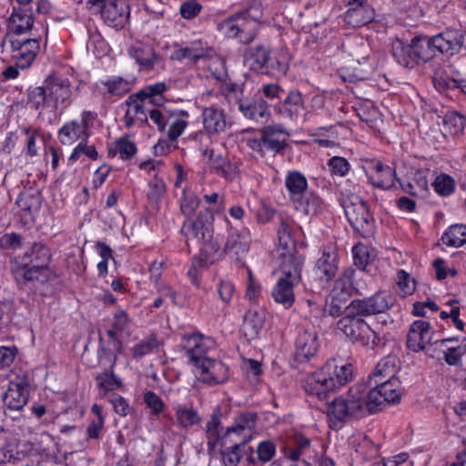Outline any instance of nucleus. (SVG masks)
<instances>
[{
  "mask_svg": "<svg viewBox=\"0 0 466 466\" xmlns=\"http://www.w3.org/2000/svg\"><path fill=\"white\" fill-rule=\"evenodd\" d=\"M176 419L178 425L183 429L192 428L200 424L201 417L192 407L179 405L176 409Z\"/></svg>",
  "mask_w": 466,
  "mask_h": 466,
  "instance_id": "nucleus-50",
  "label": "nucleus"
},
{
  "mask_svg": "<svg viewBox=\"0 0 466 466\" xmlns=\"http://www.w3.org/2000/svg\"><path fill=\"white\" fill-rule=\"evenodd\" d=\"M434 329L426 320L414 321L409 329L407 336V347L414 351L424 350L433 338Z\"/></svg>",
  "mask_w": 466,
  "mask_h": 466,
  "instance_id": "nucleus-13",
  "label": "nucleus"
},
{
  "mask_svg": "<svg viewBox=\"0 0 466 466\" xmlns=\"http://www.w3.org/2000/svg\"><path fill=\"white\" fill-rule=\"evenodd\" d=\"M254 450L251 448V452L248 454L245 461L248 465H257L258 463L265 464L270 461L276 455V445L269 440L262 441L258 443L256 453L254 456Z\"/></svg>",
  "mask_w": 466,
  "mask_h": 466,
  "instance_id": "nucleus-39",
  "label": "nucleus"
},
{
  "mask_svg": "<svg viewBox=\"0 0 466 466\" xmlns=\"http://www.w3.org/2000/svg\"><path fill=\"white\" fill-rule=\"evenodd\" d=\"M361 391V402L364 408V415L375 413L381 410L387 404V398H384L376 384L368 390L365 384L359 383Z\"/></svg>",
  "mask_w": 466,
  "mask_h": 466,
  "instance_id": "nucleus-27",
  "label": "nucleus"
},
{
  "mask_svg": "<svg viewBox=\"0 0 466 466\" xmlns=\"http://www.w3.org/2000/svg\"><path fill=\"white\" fill-rule=\"evenodd\" d=\"M295 208L307 215V216H317L323 208L322 200L313 193H305L303 196L294 198Z\"/></svg>",
  "mask_w": 466,
  "mask_h": 466,
  "instance_id": "nucleus-40",
  "label": "nucleus"
},
{
  "mask_svg": "<svg viewBox=\"0 0 466 466\" xmlns=\"http://www.w3.org/2000/svg\"><path fill=\"white\" fill-rule=\"evenodd\" d=\"M220 409L216 408L206 423L205 432L208 440L207 445L209 451H215L218 442H221L222 436H220Z\"/></svg>",
  "mask_w": 466,
  "mask_h": 466,
  "instance_id": "nucleus-37",
  "label": "nucleus"
},
{
  "mask_svg": "<svg viewBox=\"0 0 466 466\" xmlns=\"http://www.w3.org/2000/svg\"><path fill=\"white\" fill-rule=\"evenodd\" d=\"M369 179L374 186L383 189H389L395 184V169L380 162H377L370 168Z\"/></svg>",
  "mask_w": 466,
  "mask_h": 466,
  "instance_id": "nucleus-30",
  "label": "nucleus"
},
{
  "mask_svg": "<svg viewBox=\"0 0 466 466\" xmlns=\"http://www.w3.org/2000/svg\"><path fill=\"white\" fill-rule=\"evenodd\" d=\"M86 155L92 160H96L98 157V153L94 146H88L86 140H82L73 150L69 157V161L74 162L79 158L81 155Z\"/></svg>",
  "mask_w": 466,
  "mask_h": 466,
  "instance_id": "nucleus-63",
  "label": "nucleus"
},
{
  "mask_svg": "<svg viewBox=\"0 0 466 466\" xmlns=\"http://www.w3.org/2000/svg\"><path fill=\"white\" fill-rule=\"evenodd\" d=\"M212 76L220 82H225L228 73L225 67V60L221 57L211 58L208 65Z\"/></svg>",
  "mask_w": 466,
  "mask_h": 466,
  "instance_id": "nucleus-64",
  "label": "nucleus"
},
{
  "mask_svg": "<svg viewBox=\"0 0 466 466\" xmlns=\"http://www.w3.org/2000/svg\"><path fill=\"white\" fill-rule=\"evenodd\" d=\"M252 439L251 434H244L240 440L228 441V443L223 444V438L221 439V457L225 466H238L237 454L240 448H245Z\"/></svg>",
  "mask_w": 466,
  "mask_h": 466,
  "instance_id": "nucleus-31",
  "label": "nucleus"
},
{
  "mask_svg": "<svg viewBox=\"0 0 466 466\" xmlns=\"http://www.w3.org/2000/svg\"><path fill=\"white\" fill-rule=\"evenodd\" d=\"M375 384L378 386L383 397L387 398V403H397L400 401L401 393L398 379L380 381Z\"/></svg>",
  "mask_w": 466,
  "mask_h": 466,
  "instance_id": "nucleus-57",
  "label": "nucleus"
},
{
  "mask_svg": "<svg viewBox=\"0 0 466 466\" xmlns=\"http://www.w3.org/2000/svg\"><path fill=\"white\" fill-rule=\"evenodd\" d=\"M156 166L161 167L162 164L160 161H157L156 164L147 161V176L153 177V179L148 184L149 195L152 198L158 199L165 193V183L163 178L159 177L158 173L156 172Z\"/></svg>",
  "mask_w": 466,
  "mask_h": 466,
  "instance_id": "nucleus-54",
  "label": "nucleus"
},
{
  "mask_svg": "<svg viewBox=\"0 0 466 466\" xmlns=\"http://www.w3.org/2000/svg\"><path fill=\"white\" fill-rule=\"evenodd\" d=\"M167 86L164 82L157 83L147 86V100L155 106H163L166 98L164 93L167 91Z\"/></svg>",
  "mask_w": 466,
  "mask_h": 466,
  "instance_id": "nucleus-62",
  "label": "nucleus"
},
{
  "mask_svg": "<svg viewBox=\"0 0 466 466\" xmlns=\"http://www.w3.org/2000/svg\"><path fill=\"white\" fill-rule=\"evenodd\" d=\"M100 14L109 26L123 28L129 17L128 2L127 0H107Z\"/></svg>",
  "mask_w": 466,
  "mask_h": 466,
  "instance_id": "nucleus-17",
  "label": "nucleus"
},
{
  "mask_svg": "<svg viewBox=\"0 0 466 466\" xmlns=\"http://www.w3.org/2000/svg\"><path fill=\"white\" fill-rule=\"evenodd\" d=\"M34 18L29 7H15L8 18L5 37L21 36L33 28Z\"/></svg>",
  "mask_w": 466,
  "mask_h": 466,
  "instance_id": "nucleus-15",
  "label": "nucleus"
},
{
  "mask_svg": "<svg viewBox=\"0 0 466 466\" xmlns=\"http://www.w3.org/2000/svg\"><path fill=\"white\" fill-rule=\"evenodd\" d=\"M431 37L428 38L422 35L414 36L410 41V46L413 52V57L417 63L420 60L427 61L435 56V47L431 44Z\"/></svg>",
  "mask_w": 466,
  "mask_h": 466,
  "instance_id": "nucleus-45",
  "label": "nucleus"
},
{
  "mask_svg": "<svg viewBox=\"0 0 466 466\" xmlns=\"http://www.w3.org/2000/svg\"><path fill=\"white\" fill-rule=\"evenodd\" d=\"M98 386L100 388V394L106 396V392L115 390L121 386L119 379L116 378L113 373L105 372L96 377Z\"/></svg>",
  "mask_w": 466,
  "mask_h": 466,
  "instance_id": "nucleus-60",
  "label": "nucleus"
},
{
  "mask_svg": "<svg viewBox=\"0 0 466 466\" xmlns=\"http://www.w3.org/2000/svg\"><path fill=\"white\" fill-rule=\"evenodd\" d=\"M59 140L63 145H71L79 138L87 140L85 127L76 120L66 123L58 132Z\"/></svg>",
  "mask_w": 466,
  "mask_h": 466,
  "instance_id": "nucleus-42",
  "label": "nucleus"
},
{
  "mask_svg": "<svg viewBox=\"0 0 466 466\" xmlns=\"http://www.w3.org/2000/svg\"><path fill=\"white\" fill-rule=\"evenodd\" d=\"M126 104L127 106L125 116L127 126L143 125L146 121V90L141 89L137 93L129 96Z\"/></svg>",
  "mask_w": 466,
  "mask_h": 466,
  "instance_id": "nucleus-23",
  "label": "nucleus"
},
{
  "mask_svg": "<svg viewBox=\"0 0 466 466\" xmlns=\"http://www.w3.org/2000/svg\"><path fill=\"white\" fill-rule=\"evenodd\" d=\"M6 40L9 42L15 66L22 69L29 67L39 51L38 39L36 37L20 39L19 36H15L7 37Z\"/></svg>",
  "mask_w": 466,
  "mask_h": 466,
  "instance_id": "nucleus-10",
  "label": "nucleus"
},
{
  "mask_svg": "<svg viewBox=\"0 0 466 466\" xmlns=\"http://www.w3.org/2000/svg\"><path fill=\"white\" fill-rule=\"evenodd\" d=\"M352 376L350 364L339 366L335 361H328L321 369L309 375L302 386L308 394L325 400L329 392L345 385Z\"/></svg>",
  "mask_w": 466,
  "mask_h": 466,
  "instance_id": "nucleus-2",
  "label": "nucleus"
},
{
  "mask_svg": "<svg viewBox=\"0 0 466 466\" xmlns=\"http://www.w3.org/2000/svg\"><path fill=\"white\" fill-rule=\"evenodd\" d=\"M444 245L452 248H460L466 244V226L455 224L451 226L441 237Z\"/></svg>",
  "mask_w": 466,
  "mask_h": 466,
  "instance_id": "nucleus-48",
  "label": "nucleus"
},
{
  "mask_svg": "<svg viewBox=\"0 0 466 466\" xmlns=\"http://www.w3.org/2000/svg\"><path fill=\"white\" fill-rule=\"evenodd\" d=\"M463 40V34L460 30L449 28L432 36L431 44L436 52L453 56L461 50Z\"/></svg>",
  "mask_w": 466,
  "mask_h": 466,
  "instance_id": "nucleus-16",
  "label": "nucleus"
},
{
  "mask_svg": "<svg viewBox=\"0 0 466 466\" xmlns=\"http://www.w3.org/2000/svg\"><path fill=\"white\" fill-rule=\"evenodd\" d=\"M203 126L209 134H218L226 129L227 122L224 112L218 108L210 106L203 110Z\"/></svg>",
  "mask_w": 466,
  "mask_h": 466,
  "instance_id": "nucleus-32",
  "label": "nucleus"
},
{
  "mask_svg": "<svg viewBox=\"0 0 466 466\" xmlns=\"http://www.w3.org/2000/svg\"><path fill=\"white\" fill-rule=\"evenodd\" d=\"M315 451L310 440L300 434L291 437L283 448L285 457L291 461L301 458L311 460Z\"/></svg>",
  "mask_w": 466,
  "mask_h": 466,
  "instance_id": "nucleus-22",
  "label": "nucleus"
},
{
  "mask_svg": "<svg viewBox=\"0 0 466 466\" xmlns=\"http://www.w3.org/2000/svg\"><path fill=\"white\" fill-rule=\"evenodd\" d=\"M181 233L185 237L187 245L192 242L193 244H203L206 247L211 246L215 251L218 249L217 244L213 246L210 242L213 234L211 223L204 221L201 216H198L196 219L187 218L185 220L181 228Z\"/></svg>",
  "mask_w": 466,
  "mask_h": 466,
  "instance_id": "nucleus-9",
  "label": "nucleus"
},
{
  "mask_svg": "<svg viewBox=\"0 0 466 466\" xmlns=\"http://www.w3.org/2000/svg\"><path fill=\"white\" fill-rule=\"evenodd\" d=\"M129 321L125 311L118 310L114 314L111 327L106 329V334L112 343V350L115 354L122 350V339L128 335Z\"/></svg>",
  "mask_w": 466,
  "mask_h": 466,
  "instance_id": "nucleus-20",
  "label": "nucleus"
},
{
  "mask_svg": "<svg viewBox=\"0 0 466 466\" xmlns=\"http://www.w3.org/2000/svg\"><path fill=\"white\" fill-rule=\"evenodd\" d=\"M353 275V269L348 268L344 270L341 276L335 281L334 288L330 294L347 300L352 294Z\"/></svg>",
  "mask_w": 466,
  "mask_h": 466,
  "instance_id": "nucleus-47",
  "label": "nucleus"
},
{
  "mask_svg": "<svg viewBox=\"0 0 466 466\" xmlns=\"http://www.w3.org/2000/svg\"><path fill=\"white\" fill-rule=\"evenodd\" d=\"M466 125V117L458 112L451 111L442 118L441 132L445 137H456L462 134Z\"/></svg>",
  "mask_w": 466,
  "mask_h": 466,
  "instance_id": "nucleus-41",
  "label": "nucleus"
},
{
  "mask_svg": "<svg viewBox=\"0 0 466 466\" xmlns=\"http://www.w3.org/2000/svg\"><path fill=\"white\" fill-rule=\"evenodd\" d=\"M394 304V298L388 291H379L365 299H356L344 308V314L364 318L386 311Z\"/></svg>",
  "mask_w": 466,
  "mask_h": 466,
  "instance_id": "nucleus-7",
  "label": "nucleus"
},
{
  "mask_svg": "<svg viewBox=\"0 0 466 466\" xmlns=\"http://www.w3.org/2000/svg\"><path fill=\"white\" fill-rule=\"evenodd\" d=\"M295 358L303 362L309 360L318 350V335L315 331L300 330L295 340Z\"/></svg>",
  "mask_w": 466,
  "mask_h": 466,
  "instance_id": "nucleus-24",
  "label": "nucleus"
},
{
  "mask_svg": "<svg viewBox=\"0 0 466 466\" xmlns=\"http://www.w3.org/2000/svg\"><path fill=\"white\" fill-rule=\"evenodd\" d=\"M269 49L264 45L250 47L246 52V62L250 69L264 73L269 61Z\"/></svg>",
  "mask_w": 466,
  "mask_h": 466,
  "instance_id": "nucleus-35",
  "label": "nucleus"
},
{
  "mask_svg": "<svg viewBox=\"0 0 466 466\" xmlns=\"http://www.w3.org/2000/svg\"><path fill=\"white\" fill-rule=\"evenodd\" d=\"M238 104L243 115L251 120L263 122L270 116L268 106L263 99H239Z\"/></svg>",
  "mask_w": 466,
  "mask_h": 466,
  "instance_id": "nucleus-28",
  "label": "nucleus"
},
{
  "mask_svg": "<svg viewBox=\"0 0 466 466\" xmlns=\"http://www.w3.org/2000/svg\"><path fill=\"white\" fill-rule=\"evenodd\" d=\"M264 319L265 318L262 313L257 310H248L242 325L244 335L248 339H257L264 326Z\"/></svg>",
  "mask_w": 466,
  "mask_h": 466,
  "instance_id": "nucleus-43",
  "label": "nucleus"
},
{
  "mask_svg": "<svg viewBox=\"0 0 466 466\" xmlns=\"http://www.w3.org/2000/svg\"><path fill=\"white\" fill-rule=\"evenodd\" d=\"M392 54L398 63L405 67H413L417 64L410 44L406 45L402 41H395L392 44Z\"/></svg>",
  "mask_w": 466,
  "mask_h": 466,
  "instance_id": "nucleus-51",
  "label": "nucleus"
},
{
  "mask_svg": "<svg viewBox=\"0 0 466 466\" xmlns=\"http://www.w3.org/2000/svg\"><path fill=\"white\" fill-rule=\"evenodd\" d=\"M343 208L351 227L362 238H369L374 233V219L362 198L357 195L349 196L343 201Z\"/></svg>",
  "mask_w": 466,
  "mask_h": 466,
  "instance_id": "nucleus-4",
  "label": "nucleus"
},
{
  "mask_svg": "<svg viewBox=\"0 0 466 466\" xmlns=\"http://www.w3.org/2000/svg\"><path fill=\"white\" fill-rule=\"evenodd\" d=\"M96 85L101 92L110 97H121L132 88V83L119 76H108L105 80H100Z\"/></svg>",
  "mask_w": 466,
  "mask_h": 466,
  "instance_id": "nucleus-29",
  "label": "nucleus"
},
{
  "mask_svg": "<svg viewBox=\"0 0 466 466\" xmlns=\"http://www.w3.org/2000/svg\"><path fill=\"white\" fill-rule=\"evenodd\" d=\"M304 103L302 96L298 92H290L279 107V112L289 119H297L302 116Z\"/></svg>",
  "mask_w": 466,
  "mask_h": 466,
  "instance_id": "nucleus-38",
  "label": "nucleus"
},
{
  "mask_svg": "<svg viewBox=\"0 0 466 466\" xmlns=\"http://www.w3.org/2000/svg\"><path fill=\"white\" fill-rule=\"evenodd\" d=\"M250 242V234L247 228H231L225 242L224 252L238 259L248 252Z\"/></svg>",
  "mask_w": 466,
  "mask_h": 466,
  "instance_id": "nucleus-19",
  "label": "nucleus"
},
{
  "mask_svg": "<svg viewBox=\"0 0 466 466\" xmlns=\"http://www.w3.org/2000/svg\"><path fill=\"white\" fill-rule=\"evenodd\" d=\"M198 379L208 385L224 383L228 379V369L220 360L206 359L196 368Z\"/></svg>",
  "mask_w": 466,
  "mask_h": 466,
  "instance_id": "nucleus-12",
  "label": "nucleus"
},
{
  "mask_svg": "<svg viewBox=\"0 0 466 466\" xmlns=\"http://www.w3.org/2000/svg\"><path fill=\"white\" fill-rule=\"evenodd\" d=\"M285 185L289 191L292 199L301 197L307 188L306 177L298 171H293L288 174L285 180Z\"/></svg>",
  "mask_w": 466,
  "mask_h": 466,
  "instance_id": "nucleus-55",
  "label": "nucleus"
},
{
  "mask_svg": "<svg viewBox=\"0 0 466 466\" xmlns=\"http://www.w3.org/2000/svg\"><path fill=\"white\" fill-rule=\"evenodd\" d=\"M137 153L135 144L127 138L121 137L112 143L108 147V156H119L121 159H128Z\"/></svg>",
  "mask_w": 466,
  "mask_h": 466,
  "instance_id": "nucleus-53",
  "label": "nucleus"
},
{
  "mask_svg": "<svg viewBox=\"0 0 466 466\" xmlns=\"http://www.w3.org/2000/svg\"><path fill=\"white\" fill-rule=\"evenodd\" d=\"M400 369V360L394 355H389L379 361L372 373L369 377L370 385L380 381L396 380V374Z\"/></svg>",
  "mask_w": 466,
  "mask_h": 466,
  "instance_id": "nucleus-25",
  "label": "nucleus"
},
{
  "mask_svg": "<svg viewBox=\"0 0 466 466\" xmlns=\"http://www.w3.org/2000/svg\"><path fill=\"white\" fill-rule=\"evenodd\" d=\"M297 284L298 283L296 282H291L279 278L272 289V298L277 303L281 304L285 309L290 308L295 301L293 289Z\"/></svg>",
  "mask_w": 466,
  "mask_h": 466,
  "instance_id": "nucleus-33",
  "label": "nucleus"
},
{
  "mask_svg": "<svg viewBox=\"0 0 466 466\" xmlns=\"http://www.w3.org/2000/svg\"><path fill=\"white\" fill-rule=\"evenodd\" d=\"M258 416L254 412H246L238 415L232 426L228 427L223 435V444L228 441L240 440L244 434H251L255 429Z\"/></svg>",
  "mask_w": 466,
  "mask_h": 466,
  "instance_id": "nucleus-21",
  "label": "nucleus"
},
{
  "mask_svg": "<svg viewBox=\"0 0 466 466\" xmlns=\"http://www.w3.org/2000/svg\"><path fill=\"white\" fill-rule=\"evenodd\" d=\"M428 171L417 170L411 180L400 182L402 189L415 197H424L429 189Z\"/></svg>",
  "mask_w": 466,
  "mask_h": 466,
  "instance_id": "nucleus-36",
  "label": "nucleus"
},
{
  "mask_svg": "<svg viewBox=\"0 0 466 466\" xmlns=\"http://www.w3.org/2000/svg\"><path fill=\"white\" fill-rule=\"evenodd\" d=\"M50 257L48 248L42 243H34L24 255V258H27L28 262L35 265V268L42 269H46Z\"/></svg>",
  "mask_w": 466,
  "mask_h": 466,
  "instance_id": "nucleus-44",
  "label": "nucleus"
},
{
  "mask_svg": "<svg viewBox=\"0 0 466 466\" xmlns=\"http://www.w3.org/2000/svg\"><path fill=\"white\" fill-rule=\"evenodd\" d=\"M338 329H340L346 337L354 342L369 349H374L380 344L381 338L380 334L372 329L362 318L351 317L348 314L338 321Z\"/></svg>",
  "mask_w": 466,
  "mask_h": 466,
  "instance_id": "nucleus-6",
  "label": "nucleus"
},
{
  "mask_svg": "<svg viewBox=\"0 0 466 466\" xmlns=\"http://www.w3.org/2000/svg\"><path fill=\"white\" fill-rule=\"evenodd\" d=\"M198 205L199 199L193 192L183 190L180 201V209L185 216H191L198 208Z\"/></svg>",
  "mask_w": 466,
  "mask_h": 466,
  "instance_id": "nucleus-61",
  "label": "nucleus"
},
{
  "mask_svg": "<svg viewBox=\"0 0 466 466\" xmlns=\"http://www.w3.org/2000/svg\"><path fill=\"white\" fill-rule=\"evenodd\" d=\"M150 120L156 125L158 131L163 132L170 121L171 115L169 111L163 107L147 109Z\"/></svg>",
  "mask_w": 466,
  "mask_h": 466,
  "instance_id": "nucleus-59",
  "label": "nucleus"
},
{
  "mask_svg": "<svg viewBox=\"0 0 466 466\" xmlns=\"http://www.w3.org/2000/svg\"><path fill=\"white\" fill-rule=\"evenodd\" d=\"M213 346L214 341L212 339L204 338L200 334H193L186 338L184 345L189 362L195 369L198 368L204 360L209 359L208 354Z\"/></svg>",
  "mask_w": 466,
  "mask_h": 466,
  "instance_id": "nucleus-14",
  "label": "nucleus"
},
{
  "mask_svg": "<svg viewBox=\"0 0 466 466\" xmlns=\"http://www.w3.org/2000/svg\"><path fill=\"white\" fill-rule=\"evenodd\" d=\"M339 255L331 247L324 248L320 258L318 259L314 274L322 284H328L337 274Z\"/></svg>",
  "mask_w": 466,
  "mask_h": 466,
  "instance_id": "nucleus-18",
  "label": "nucleus"
},
{
  "mask_svg": "<svg viewBox=\"0 0 466 466\" xmlns=\"http://www.w3.org/2000/svg\"><path fill=\"white\" fill-rule=\"evenodd\" d=\"M348 24L359 27L368 24L373 19V10L370 6L350 7L345 15Z\"/></svg>",
  "mask_w": 466,
  "mask_h": 466,
  "instance_id": "nucleus-49",
  "label": "nucleus"
},
{
  "mask_svg": "<svg viewBox=\"0 0 466 466\" xmlns=\"http://www.w3.org/2000/svg\"><path fill=\"white\" fill-rule=\"evenodd\" d=\"M29 383L25 376H17L9 379V386L5 391L3 401L5 405L13 410H21L28 400Z\"/></svg>",
  "mask_w": 466,
  "mask_h": 466,
  "instance_id": "nucleus-11",
  "label": "nucleus"
},
{
  "mask_svg": "<svg viewBox=\"0 0 466 466\" xmlns=\"http://www.w3.org/2000/svg\"><path fill=\"white\" fill-rule=\"evenodd\" d=\"M252 9L230 16L218 25V31L228 38H238L244 44H249L255 37L257 20L252 17Z\"/></svg>",
  "mask_w": 466,
  "mask_h": 466,
  "instance_id": "nucleus-5",
  "label": "nucleus"
},
{
  "mask_svg": "<svg viewBox=\"0 0 466 466\" xmlns=\"http://www.w3.org/2000/svg\"><path fill=\"white\" fill-rule=\"evenodd\" d=\"M432 186L439 195L449 196L454 191L455 181L451 176L441 174L436 177Z\"/></svg>",
  "mask_w": 466,
  "mask_h": 466,
  "instance_id": "nucleus-58",
  "label": "nucleus"
},
{
  "mask_svg": "<svg viewBox=\"0 0 466 466\" xmlns=\"http://www.w3.org/2000/svg\"><path fill=\"white\" fill-rule=\"evenodd\" d=\"M211 168L218 176H220L228 181H232L238 175V167L221 156H218L212 160Z\"/></svg>",
  "mask_w": 466,
  "mask_h": 466,
  "instance_id": "nucleus-52",
  "label": "nucleus"
},
{
  "mask_svg": "<svg viewBox=\"0 0 466 466\" xmlns=\"http://www.w3.org/2000/svg\"><path fill=\"white\" fill-rule=\"evenodd\" d=\"M147 409L150 410L149 420L162 421L166 418V405L163 400L154 392L147 391Z\"/></svg>",
  "mask_w": 466,
  "mask_h": 466,
  "instance_id": "nucleus-56",
  "label": "nucleus"
},
{
  "mask_svg": "<svg viewBox=\"0 0 466 466\" xmlns=\"http://www.w3.org/2000/svg\"><path fill=\"white\" fill-rule=\"evenodd\" d=\"M279 244L277 247L278 256L295 254L296 250L295 240L292 237V227L286 221L281 219L278 229Z\"/></svg>",
  "mask_w": 466,
  "mask_h": 466,
  "instance_id": "nucleus-34",
  "label": "nucleus"
},
{
  "mask_svg": "<svg viewBox=\"0 0 466 466\" xmlns=\"http://www.w3.org/2000/svg\"><path fill=\"white\" fill-rule=\"evenodd\" d=\"M289 68V56L285 51H278L269 55V61L267 64L264 73L275 77L284 76Z\"/></svg>",
  "mask_w": 466,
  "mask_h": 466,
  "instance_id": "nucleus-46",
  "label": "nucleus"
},
{
  "mask_svg": "<svg viewBox=\"0 0 466 466\" xmlns=\"http://www.w3.org/2000/svg\"><path fill=\"white\" fill-rule=\"evenodd\" d=\"M280 262V277L291 282L299 283L301 280V269L304 259L298 253L279 256Z\"/></svg>",
  "mask_w": 466,
  "mask_h": 466,
  "instance_id": "nucleus-26",
  "label": "nucleus"
},
{
  "mask_svg": "<svg viewBox=\"0 0 466 466\" xmlns=\"http://www.w3.org/2000/svg\"><path fill=\"white\" fill-rule=\"evenodd\" d=\"M359 383L345 394L334 398L327 404V416L331 428H341L348 421L365 417Z\"/></svg>",
  "mask_w": 466,
  "mask_h": 466,
  "instance_id": "nucleus-3",
  "label": "nucleus"
},
{
  "mask_svg": "<svg viewBox=\"0 0 466 466\" xmlns=\"http://www.w3.org/2000/svg\"><path fill=\"white\" fill-rule=\"evenodd\" d=\"M260 133V139L252 140L250 147L261 157H264L268 152L280 153L287 147L289 134L283 126H267L261 129Z\"/></svg>",
  "mask_w": 466,
  "mask_h": 466,
  "instance_id": "nucleus-8",
  "label": "nucleus"
},
{
  "mask_svg": "<svg viewBox=\"0 0 466 466\" xmlns=\"http://www.w3.org/2000/svg\"><path fill=\"white\" fill-rule=\"evenodd\" d=\"M70 82L66 78L49 76L40 86L28 89L27 100L35 110L63 111L72 102Z\"/></svg>",
  "mask_w": 466,
  "mask_h": 466,
  "instance_id": "nucleus-1",
  "label": "nucleus"
}]
</instances>
